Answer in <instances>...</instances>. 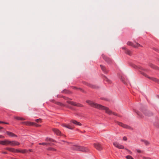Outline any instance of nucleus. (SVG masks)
Returning <instances> with one entry per match:
<instances>
[{"instance_id":"a211bd4d","label":"nucleus","mask_w":159,"mask_h":159,"mask_svg":"<svg viewBox=\"0 0 159 159\" xmlns=\"http://www.w3.org/2000/svg\"><path fill=\"white\" fill-rule=\"evenodd\" d=\"M100 66L102 70L105 73H107L108 72L107 70L106 69V68L102 65H100Z\"/></svg>"},{"instance_id":"1a4fd4ad","label":"nucleus","mask_w":159,"mask_h":159,"mask_svg":"<svg viewBox=\"0 0 159 159\" xmlns=\"http://www.w3.org/2000/svg\"><path fill=\"white\" fill-rule=\"evenodd\" d=\"M6 150H7L10 152H17L19 151V150L17 149H15L13 148H9L7 147L5 149Z\"/></svg>"},{"instance_id":"4be33fe9","label":"nucleus","mask_w":159,"mask_h":159,"mask_svg":"<svg viewBox=\"0 0 159 159\" xmlns=\"http://www.w3.org/2000/svg\"><path fill=\"white\" fill-rule=\"evenodd\" d=\"M45 141H50L53 142H56V141H55V140L51 138H46L45 139Z\"/></svg>"},{"instance_id":"f3484780","label":"nucleus","mask_w":159,"mask_h":159,"mask_svg":"<svg viewBox=\"0 0 159 159\" xmlns=\"http://www.w3.org/2000/svg\"><path fill=\"white\" fill-rule=\"evenodd\" d=\"M103 58L108 63H110L112 61V60L110 59L106 56L103 57Z\"/></svg>"},{"instance_id":"bb28decb","label":"nucleus","mask_w":159,"mask_h":159,"mask_svg":"<svg viewBox=\"0 0 159 159\" xmlns=\"http://www.w3.org/2000/svg\"><path fill=\"white\" fill-rule=\"evenodd\" d=\"M90 87L93 89H96L98 87L96 85H93L92 84H89V85Z\"/></svg>"},{"instance_id":"49530a36","label":"nucleus","mask_w":159,"mask_h":159,"mask_svg":"<svg viewBox=\"0 0 159 159\" xmlns=\"http://www.w3.org/2000/svg\"><path fill=\"white\" fill-rule=\"evenodd\" d=\"M138 152H139V150H138Z\"/></svg>"},{"instance_id":"cd10ccee","label":"nucleus","mask_w":159,"mask_h":159,"mask_svg":"<svg viewBox=\"0 0 159 159\" xmlns=\"http://www.w3.org/2000/svg\"><path fill=\"white\" fill-rule=\"evenodd\" d=\"M49 151H56V149L55 148H49L47 149Z\"/></svg>"},{"instance_id":"a19ab883","label":"nucleus","mask_w":159,"mask_h":159,"mask_svg":"<svg viewBox=\"0 0 159 159\" xmlns=\"http://www.w3.org/2000/svg\"><path fill=\"white\" fill-rule=\"evenodd\" d=\"M2 153L4 154H6L7 153V152H2Z\"/></svg>"},{"instance_id":"423d86ee","label":"nucleus","mask_w":159,"mask_h":159,"mask_svg":"<svg viewBox=\"0 0 159 159\" xmlns=\"http://www.w3.org/2000/svg\"><path fill=\"white\" fill-rule=\"evenodd\" d=\"M140 74H142L144 76H145L148 77L149 79L153 80L154 81L157 82L158 83H159V80L156 78H154L152 77H150L148 76V75H146V74L144 73L143 72H142L140 71Z\"/></svg>"},{"instance_id":"4468645a","label":"nucleus","mask_w":159,"mask_h":159,"mask_svg":"<svg viewBox=\"0 0 159 159\" xmlns=\"http://www.w3.org/2000/svg\"><path fill=\"white\" fill-rule=\"evenodd\" d=\"M54 133L58 135H61V132L57 129H52Z\"/></svg>"},{"instance_id":"f8f14e48","label":"nucleus","mask_w":159,"mask_h":159,"mask_svg":"<svg viewBox=\"0 0 159 159\" xmlns=\"http://www.w3.org/2000/svg\"><path fill=\"white\" fill-rule=\"evenodd\" d=\"M62 126L64 127H66L67 128L70 129H73L74 127L70 125H66V124H63Z\"/></svg>"},{"instance_id":"f03ea898","label":"nucleus","mask_w":159,"mask_h":159,"mask_svg":"<svg viewBox=\"0 0 159 159\" xmlns=\"http://www.w3.org/2000/svg\"><path fill=\"white\" fill-rule=\"evenodd\" d=\"M73 148L75 150H79L83 152H87L89 151L88 149L86 148L78 146H74Z\"/></svg>"},{"instance_id":"39448f33","label":"nucleus","mask_w":159,"mask_h":159,"mask_svg":"<svg viewBox=\"0 0 159 159\" xmlns=\"http://www.w3.org/2000/svg\"><path fill=\"white\" fill-rule=\"evenodd\" d=\"M117 123L118 125L123 127V128L130 130H132L133 129L130 126L124 124L121 122L117 121Z\"/></svg>"},{"instance_id":"58836bf2","label":"nucleus","mask_w":159,"mask_h":159,"mask_svg":"<svg viewBox=\"0 0 159 159\" xmlns=\"http://www.w3.org/2000/svg\"><path fill=\"white\" fill-rule=\"evenodd\" d=\"M61 142H66V143H68L67 142H66V141H64V140H61ZM59 143H61V142H60Z\"/></svg>"},{"instance_id":"2f4dec72","label":"nucleus","mask_w":159,"mask_h":159,"mask_svg":"<svg viewBox=\"0 0 159 159\" xmlns=\"http://www.w3.org/2000/svg\"><path fill=\"white\" fill-rule=\"evenodd\" d=\"M33 125H34L35 126L38 127V126H40V125H39L38 124H37L36 123H34V124Z\"/></svg>"},{"instance_id":"a878e982","label":"nucleus","mask_w":159,"mask_h":159,"mask_svg":"<svg viewBox=\"0 0 159 159\" xmlns=\"http://www.w3.org/2000/svg\"><path fill=\"white\" fill-rule=\"evenodd\" d=\"M6 140L3 141H0V144L5 145Z\"/></svg>"},{"instance_id":"5701e85b","label":"nucleus","mask_w":159,"mask_h":159,"mask_svg":"<svg viewBox=\"0 0 159 159\" xmlns=\"http://www.w3.org/2000/svg\"><path fill=\"white\" fill-rule=\"evenodd\" d=\"M125 52L127 54H128V55H131V52L128 50V49H126L125 50Z\"/></svg>"},{"instance_id":"c03bdc74","label":"nucleus","mask_w":159,"mask_h":159,"mask_svg":"<svg viewBox=\"0 0 159 159\" xmlns=\"http://www.w3.org/2000/svg\"><path fill=\"white\" fill-rule=\"evenodd\" d=\"M122 82H123L124 83H125V82L123 80H122Z\"/></svg>"},{"instance_id":"ddd939ff","label":"nucleus","mask_w":159,"mask_h":159,"mask_svg":"<svg viewBox=\"0 0 159 159\" xmlns=\"http://www.w3.org/2000/svg\"><path fill=\"white\" fill-rule=\"evenodd\" d=\"M127 45L130 46H131L133 47L136 48L138 47V43H136V45H135L134 44L130 42L129 41L127 43Z\"/></svg>"},{"instance_id":"0eeeda50","label":"nucleus","mask_w":159,"mask_h":159,"mask_svg":"<svg viewBox=\"0 0 159 159\" xmlns=\"http://www.w3.org/2000/svg\"><path fill=\"white\" fill-rule=\"evenodd\" d=\"M113 145L115 147L119 149H123L124 148V147L123 145L120 144L117 142H114L113 143Z\"/></svg>"},{"instance_id":"c85d7f7f","label":"nucleus","mask_w":159,"mask_h":159,"mask_svg":"<svg viewBox=\"0 0 159 159\" xmlns=\"http://www.w3.org/2000/svg\"><path fill=\"white\" fill-rule=\"evenodd\" d=\"M126 158L127 159H134V158L128 155L126 156Z\"/></svg>"},{"instance_id":"20e7f679","label":"nucleus","mask_w":159,"mask_h":159,"mask_svg":"<svg viewBox=\"0 0 159 159\" xmlns=\"http://www.w3.org/2000/svg\"><path fill=\"white\" fill-rule=\"evenodd\" d=\"M63 98L65 99L66 100L67 102L70 104L77 107H82L83 106L80 103H76L73 102L69 101L68 100L69 99V98H68L64 96L63 97Z\"/></svg>"},{"instance_id":"ea45409f","label":"nucleus","mask_w":159,"mask_h":159,"mask_svg":"<svg viewBox=\"0 0 159 159\" xmlns=\"http://www.w3.org/2000/svg\"><path fill=\"white\" fill-rule=\"evenodd\" d=\"M3 138H4V137L3 136L0 135V139Z\"/></svg>"},{"instance_id":"412c9836","label":"nucleus","mask_w":159,"mask_h":159,"mask_svg":"<svg viewBox=\"0 0 159 159\" xmlns=\"http://www.w3.org/2000/svg\"><path fill=\"white\" fill-rule=\"evenodd\" d=\"M19 152H20L23 153H27L28 152V150L26 149H24L21 150H19Z\"/></svg>"},{"instance_id":"f704fd0d","label":"nucleus","mask_w":159,"mask_h":159,"mask_svg":"<svg viewBox=\"0 0 159 159\" xmlns=\"http://www.w3.org/2000/svg\"><path fill=\"white\" fill-rule=\"evenodd\" d=\"M123 139L124 141H126L127 140V138L126 137H124L123 138Z\"/></svg>"},{"instance_id":"dca6fc26","label":"nucleus","mask_w":159,"mask_h":159,"mask_svg":"<svg viewBox=\"0 0 159 159\" xmlns=\"http://www.w3.org/2000/svg\"><path fill=\"white\" fill-rule=\"evenodd\" d=\"M71 122L76 125H78L80 126H81V123L74 120H71Z\"/></svg>"},{"instance_id":"9d476101","label":"nucleus","mask_w":159,"mask_h":159,"mask_svg":"<svg viewBox=\"0 0 159 159\" xmlns=\"http://www.w3.org/2000/svg\"><path fill=\"white\" fill-rule=\"evenodd\" d=\"M7 134L10 137H17V136L12 132L7 131Z\"/></svg>"},{"instance_id":"f257e3e1","label":"nucleus","mask_w":159,"mask_h":159,"mask_svg":"<svg viewBox=\"0 0 159 159\" xmlns=\"http://www.w3.org/2000/svg\"><path fill=\"white\" fill-rule=\"evenodd\" d=\"M86 102L87 103L89 104V105L92 107L98 108L101 110H105L106 113L108 114L109 115L113 114L114 115H117L115 113L113 112L108 108L104 106L97 104V103L90 100H87Z\"/></svg>"},{"instance_id":"a18cd8bd","label":"nucleus","mask_w":159,"mask_h":159,"mask_svg":"<svg viewBox=\"0 0 159 159\" xmlns=\"http://www.w3.org/2000/svg\"><path fill=\"white\" fill-rule=\"evenodd\" d=\"M122 48L123 49H125V48Z\"/></svg>"},{"instance_id":"7ed1b4c3","label":"nucleus","mask_w":159,"mask_h":159,"mask_svg":"<svg viewBox=\"0 0 159 159\" xmlns=\"http://www.w3.org/2000/svg\"><path fill=\"white\" fill-rule=\"evenodd\" d=\"M20 143L16 141H10L9 140L6 139L5 145H10L12 146H18L20 144Z\"/></svg>"},{"instance_id":"473e14b6","label":"nucleus","mask_w":159,"mask_h":159,"mask_svg":"<svg viewBox=\"0 0 159 159\" xmlns=\"http://www.w3.org/2000/svg\"><path fill=\"white\" fill-rule=\"evenodd\" d=\"M125 149L128 152V153L129 154H131L132 152L130 151L126 148H125Z\"/></svg>"},{"instance_id":"c756f323","label":"nucleus","mask_w":159,"mask_h":159,"mask_svg":"<svg viewBox=\"0 0 159 159\" xmlns=\"http://www.w3.org/2000/svg\"><path fill=\"white\" fill-rule=\"evenodd\" d=\"M35 121L37 122H41V119H37L35 120Z\"/></svg>"},{"instance_id":"6ab92c4d","label":"nucleus","mask_w":159,"mask_h":159,"mask_svg":"<svg viewBox=\"0 0 159 159\" xmlns=\"http://www.w3.org/2000/svg\"><path fill=\"white\" fill-rule=\"evenodd\" d=\"M39 145H53V143L51 144L50 143H39Z\"/></svg>"},{"instance_id":"e433bc0d","label":"nucleus","mask_w":159,"mask_h":159,"mask_svg":"<svg viewBox=\"0 0 159 159\" xmlns=\"http://www.w3.org/2000/svg\"><path fill=\"white\" fill-rule=\"evenodd\" d=\"M143 159H151L150 158H148V157H143Z\"/></svg>"},{"instance_id":"72a5a7b5","label":"nucleus","mask_w":159,"mask_h":159,"mask_svg":"<svg viewBox=\"0 0 159 159\" xmlns=\"http://www.w3.org/2000/svg\"><path fill=\"white\" fill-rule=\"evenodd\" d=\"M105 80H106L108 82H109V83H110L111 81L109 80L106 77L105 78Z\"/></svg>"},{"instance_id":"b1692460","label":"nucleus","mask_w":159,"mask_h":159,"mask_svg":"<svg viewBox=\"0 0 159 159\" xmlns=\"http://www.w3.org/2000/svg\"><path fill=\"white\" fill-rule=\"evenodd\" d=\"M141 141L143 142L146 145H148L149 144V142L147 140H141Z\"/></svg>"},{"instance_id":"de8ad7c7","label":"nucleus","mask_w":159,"mask_h":159,"mask_svg":"<svg viewBox=\"0 0 159 159\" xmlns=\"http://www.w3.org/2000/svg\"><path fill=\"white\" fill-rule=\"evenodd\" d=\"M139 69H140V70L141 69V68L140 67Z\"/></svg>"},{"instance_id":"2eb2a0df","label":"nucleus","mask_w":159,"mask_h":159,"mask_svg":"<svg viewBox=\"0 0 159 159\" xmlns=\"http://www.w3.org/2000/svg\"><path fill=\"white\" fill-rule=\"evenodd\" d=\"M22 124L28 125H33L34 123L31 122H24L22 123Z\"/></svg>"},{"instance_id":"6e6552de","label":"nucleus","mask_w":159,"mask_h":159,"mask_svg":"<svg viewBox=\"0 0 159 159\" xmlns=\"http://www.w3.org/2000/svg\"><path fill=\"white\" fill-rule=\"evenodd\" d=\"M94 147L98 150L100 151L102 149L100 144L98 143H95L94 144Z\"/></svg>"},{"instance_id":"7c9ffc66","label":"nucleus","mask_w":159,"mask_h":159,"mask_svg":"<svg viewBox=\"0 0 159 159\" xmlns=\"http://www.w3.org/2000/svg\"><path fill=\"white\" fill-rule=\"evenodd\" d=\"M57 104L61 106H65V105L63 104H62L61 103H60V102H58L57 103Z\"/></svg>"},{"instance_id":"37998d69","label":"nucleus","mask_w":159,"mask_h":159,"mask_svg":"<svg viewBox=\"0 0 159 159\" xmlns=\"http://www.w3.org/2000/svg\"><path fill=\"white\" fill-rule=\"evenodd\" d=\"M29 151L30 152H31V151H32V150H31V149H29Z\"/></svg>"},{"instance_id":"aec40b11","label":"nucleus","mask_w":159,"mask_h":159,"mask_svg":"<svg viewBox=\"0 0 159 159\" xmlns=\"http://www.w3.org/2000/svg\"><path fill=\"white\" fill-rule=\"evenodd\" d=\"M149 66L153 68L154 69H158V70L159 69V68H158V67L155 66L152 63H150L149 64Z\"/></svg>"},{"instance_id":"4c0bfd02","label":"nucleus","mask_w":159,"mask_h":159,"mask_svg":"<svg viewBox=\"0 0 159 159\" xmlns=\"http://www.w3.org/2000/svg\"><path fill=\"white\" fill-rule=\"evenodd\" d=\"M133 67L134 68H138V66H136V65H133Z\"/></svg>"},{"instance_id":"393cba45","label":"nucleus","mask_w":159,"mask_h":159,"mask_svg":"<svg viewBox=\"0 0 159 159\" xmlns=\"http://www.w3.org/2000/svg\"><path fill=\"white\" fill-rule=\"evenodd\" d=\"M14 118L18 120H25V119L22 118V117H19L17 116H15L14 117Z\"/></svg>"},{"instance_id":"79ce46f5","label":"nucleus","mask_w":159,"mask_h":159,"mask_svg":"<svg viewBox=\"0 0 159 159\" xmlns=\"http://www.w3.org/2000/svg\"><path fill=\"white\" fill-rule=\"evenodd\" d=\"M3 129V127L0 126V130L1 129Z\"/></svg>"},{"instance_id":"c9c22d12","label":"nucleus","mask_w":159,"mask_h":159,"mask_svg":"<svg viewBox=\"0 0 159 159\" xmlns=\"http://www.w3.org/2000/svg\"><path fill=\"white\" fill-rule=\"evenodd\" d=\"M0 123H3V124H8L7 123H6V122H3L2 121H0Z\"/></svg>"},{"instance_id":"9b49d317","label":"nucleus","mask_w":159,"mask_h":159,"mask_svg":"<svg viewBox=\"0 0 159 159\" xmlns=\"http://www.w3.org/2000/svg\"><path fill=\"white\" fill-rule=\"evenodd\" d=\"M144 113L146 116H151L153 115L152 112L148 110H146L144 112Z\"/></svg>"}]
</instances>
